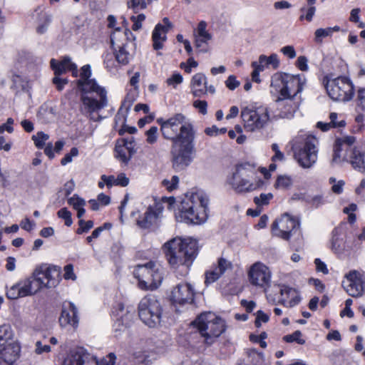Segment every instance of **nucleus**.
<instances>
[{
  "mask_svg": "<svg viewBox=\"0 0 365 365\" xmlns=\"http://www.w3.org/2000/svg\"><path fill=\"white\" fill-rule=\"evenodd\" d=\"M359 106L365 113V88L358 91Z\"/></svg>",
  "mask_w": 365,
  "mask_h": 365,
  "instance_id": "774afa93",
  "label": "nucleus"
},
{
  "mask_svg": "<svg viewBox=\"0 0 365 365\" xmlns=\"http://www.w3.org/2000/svg\"><path fill=\"white\" fill-rule=\"evenodd\" d=\"M206 84H207L206 76L198 73L195 74L191 80L190 87L192 93L195 97H202L205 95Z\"/></svg>",
  "mask_w": 365,
  "mask_h": 365,
  "instance_id": "7c9ffc66",
  "label": "nucleus"
},
{
  "mask_svg": "<svg viewBox=\"0 0 365 365\" xmlns=\"http://www.w3.org/2000/svg\"><path fill=\"white\" fill-rule=\"evenodd\" d=\"M182 140L173 143L171 148L173 168L176 171L185 170L192 161V155L195 152V135L185 132Z\"/></svg>",
  "mask_w": 365,
  "mask_h": 365,
  "instance_id": "1a4fd4ad",
  "label": "nucleus"
},
{
  "mask_svg": "<svg viewBox=\"0 0 365 365\" xmlns=\"http://www.w3.org/2000/svg\"><path fill=\"white\" fill-rule=\"evenodd\" d=\"M278 116L280 118L291 119L299 108V103L292 98H279L277 100Z\"/></svg>",
  "mask_w": 365,
  "mask_h": 365,
  "instance_id": "5701e85b",
  "label": "nucleus"
},
{
  "mask_svg": "<svg viewBox=\"0 0 365 365\" xmlns=\"http://www.w3.org/2000/svg\"><path fill=\"white\" fill-rule=\"evenodd\" d=\"M195 290L189 283H181L173 288L171 300L180 305L192 304L194 300Z\"/></svg>",
  "mask_w": 365,
  "mask_h": 365,
  "instance_id": "6ab92c4d",
  "label": "nucleus"
},
{
  "mask_svg": "<svg viewBox=\"0 0 365 365\" xmlns=\"http://www.w3.org/2000/svg\"><path fill=\"white\" fill-rule=\"evenodd\" d=\"M161 210L157 205L149 206L143 215L139 216L137 225L141 229H150L157 226L160 216Z\"/></svg>",
  "mask_w": 365,
  "mask_h": 365,
  "instance_id": "4be33fe9",
  "label": "nucleus"
},
{
  "mask_svg": "<svg viewBox=\"0 0 365 365\" xmlns=\"http://www.w3.org/2000/svg\"><path fill=\"white\" fill-rule=\"evenodd\" d=\"M146 135V142L148 144H154L157 142L158 137V129L156 126H152L149 130H148L145 133Z\"/></svg>",
  "mask_w": 365,
  "mask_h": 365,
  "instance_id": "8fccbe9b",
  "label": "nucleus"
},
{
  "mask_svg": "<svg viewBox=\"0 0 365 365\" xmlns=\"http://www.w3.org/2000/svg\"><path fill=\"white\" fill-rule=\"evenodd\" d=\"M168 32V28L163 26V24H158L155 26L152 35L155 50H160L163 48V43L167 40Z\"/></svg>",
  "mask_w": 365,
  "mask_h": 365,
  "instance_id": "473e14b6",
  "label": "nucleus"
},
{
  "mask_svg": "<svg viewBox=\"0 0 365 365\" xmlns=\"http://www.w3.org/2000/svg\"><path fill=\"white\" fill-rule=\"evenodd\" d=\"M197 240L192 238L182 240L175 237L163 245L167 259L173 267L182 265L188 268L197 255Z\"/></svg>",
  "mask_w": 365,
  "mask_h": 365,
  "instance_id": "7ed1b4c3",
  "label": "nucleus"
},
{
  "mask_svg": "<svg viewBox=\"0 0 365 365\" xmlns=\"http://www.w3.org/2000/svg\"><path fill=\"white\" fill-rule=\"evenodd\" d=\"M292 184V180L287 175H280L277 178L275 187L279 189H287Z\"/></svg>",
  "mask_w": 365,
  "mask_h": 365,
  "instance_id": "c03bdc74",
  "label": "nucleus"
},
{
  "mask_svg": "<svg viewBox=\"0 0 365 365\" xmlns=\"http://www.w3.org/2000/svg\"><path fill=\"white\" fill-rule=\"evenodd\" d=\"M305 200L314 208H319L327 202L325 197L321 194L308 196Z\"/></svg>",
  "mask_w": 365,
  "mask_h": 365,
  "instance_id": "58836bf2",
  "label": "nucleus"
},
{
  "mask_svg": "<svg viewBox=\"0 0 365 365\" xmlns=\"http://www.w3.org/2000/svg\"><path fill=\"white\" fill-rule=\"evenodd\" d=\"M304 83L305 78L300 75L276 73L272 78V86L279 88V98H283L295 100L297 95L302 91Z\"/></svg>",
  "mask_w": 365,
  "mask_h": 365,
  "instance_id": "9b49d317",
  "label": "nucleus"
},
{
  "mask_svg": "<svg viewBox=\"0 0 365 365\" xmlns=\"http://www.w3.org/2000/svg\"><path fill=\"white\" fill-rule=\"evenodd\" d=\"M240 118L246 132H259L271 121L270 111L264 106L250 105L241 107Z\"/></svg>",
  "mask_w": 365,
  "mask_h": 365,
  "instance_id": "0eeeda50",
  "label": "nucleus"
},
{
  "mask_svg": "<svg viewBox=\"0 0 365 365\" xmlns=\"http://www.w3.org/2000/svg\"><path fill=\"white\" fill-rule=\"evenodd\" d=\"M182 75L180 73H175L166 80V83L168 86L176 88L178 85L182 83Z\"/></svg>",
  "mask_w": 365,
  "mask_h": 365,
  "instance_id": "6e6d98bb",
  "label": "nucleus"
},
{
  "mask_svg": "<svg viewBox=\"0 0 365 365\" xmlns=\"http://www.w3.org/2000/svg\"><path fill=\"white\" fill-rule=\"evenodd\" d=\"M229 185L237 193L250 192L263 187L264 180L257 176L254 168L249 165H239L227 180Z\"/></svg>",
  "mask_w": 365,
  "mask_h": 365,
  "instance_id": "39448f33",
  "label": "nucleus"
},
{
  "mask_svg": "<svg viewBox=\"0 0 365 365\" xmlns=\"http://www.w3.org/2000/svg\"><path fill=\"white\" fill-rule=\"evenodd\" d=\"M34 276L38 282H42L41 288L56 287L61 280V268L54 265L41 264L35 269Z\"/></svg>",
  "mask_w": 365,
  "mask_h": 365,
  "instance_id": "2eb2a0df",
  "label": "nucleus"
},
{
  "mask_svg": "<svg viewBox=\"0 0 365 365\" xmlns=\"http://www.w3.org/2000/svg\"><path fill=\"white\" fill-rule=\"evenodd\" d=\"M51 351V347L49 345L43 344L41 341H37L35 344V353L42 354Z\"/></svg>",
  "mask_w": 365,
  "mask_h": 365,
  "instance_id": "e2e57ef3",
  "label": "nucleus"
},
{
  "mask_svg": "<svg viewBox=\"0 0 365 365\" xmlns=\"http://www.w3.org/2000/svg\"><path fill=\"white\" fill-rule=\"evenodd\" d=\"M273 195L272 193H262L259 196L255 197L254 202L258 207H259L268 205Z\"/></svg>",
  "mask_w": 365,
  "mask_h": 365,
  "instance_id": "a18cd8bd",
  "label": "nucleus"
},
{
  "mask_svg": "<svg viewBox=\"0 0 365 365\" xmlns=\"http://www.w3.org/2000/svg\"><path fill=\"white\" fill-rule=\"evenodd\" d=\"M132 106V101L126 98L121 104L115 117V125H120L122 127L125 124L126 117Z\"/></svg>",
  "mask_w": 365,
  "mask_h": 365,
  "instance_id": "f704fd0d",
  "label": "nucleus"
},
{
  "mask_svg": "<svg viewBox=\"0 0 365 365\" xmlns=\"http://www.w3.org/2000/svg\"><path fill=\"white\" fill-rule=\"evenodd\" d=\"M256 62L258 66H262L263 71L265 67H268L269 66H271L274 69H277L279 65L278 56L276 53H272L269 57L263 54L260 55L259 61Z\"/></svg>",
  "mask_w": 365,
  "mask_h": 365,
  "instance_id": "c9c22d12",
  "label": "nucleus"
},
{
  "mask_svg": "<svg viewBox=\"0 0 365 365\" xmlns=\"http://www.w3.org/2000/svg\"><path fill=\"white\" fill-rule=\"evenodd\" d=\"M325 88L329 96L336 101H349L354 93L351 81L346 77L327 79Z\"/></svg>",
  "mask_w": 365,
  "mask_h": 365,
  "instance_id": "4468645a",
  "label": "nucleus"
},
{
  "mask_svg": "<svg viewBox=\"0 0 365 365\" xmlns=\"http://www.w3.org/2000/svg\"><path fill=\"white\" fill-rule=\"evenodd\" d=\"M283 340L287 343L297 342L299 344L305 343V340L302 338V332L299 330L295 331L292 334L285 335Z\"/></svg>",
  "mask_w": 365,
  "mask_h": 365,
  "instance_id": "37998d69",
  "label": "nucleus"
},
{
  "mask_svg": "<svg viewBox=\"0 0 365 365\" xmlns=\"http://www.w3.org/2000/svg\"><path fill=\"white\" fill-rule=\"evenodd\" d=\"M277 289L281 294L278 303L292 307L300 302V297L296 289L285 285L279 286Z\"/></svg>",
  "mask_w": 365,
  "mask_h": 365,
  "instance_id": "b1692460",
  "label": "nucleus"
},
{
  "mask_svg": "<svg viewBox=\"0 0 365 365\" xmlns=\"http://www.w3.org/2000/svg\"><path fill=\"white\" fill-rule=\"evenodd\" d=\"M133 355L138 363H143L145 365H150L152 361L156 359V355L153 352L136 351Z\"/></svg>",
  "mask_w": 365,
  "mask_h": 365,
  "instance_id": "4c0bfd02",
  "label": "nucleus"
},
{
  "mask_svg": "<svg viewBox=\"0 0 365 365\" xmlns=\"http://www.w3.org/2000/svg\"><path fill=\"white\" fill-rule=\"evenodd\" d=\"M13 331L9 324H3L0 326V347L6 346L11 342H15L13 340Z\"/></svg>",
  "mask_w": 365,
  "mask_h": 365,
  "instance_id": "e433bc0d",
  "label": "nucleus"
},
{
  "mask_svg": "<svg viewBox=\"0 0 365 365\" xmlns=\"http://www.w3.org/2000/svg\"><path fill=\"white\" fill-rule=\"evenodd\" d=\"M79 227L78 228L76 233L81 235L84 232H88L93 227V222L92 220L84 221L83 220H79L78 221Z\"/></svg>",
  "mask_w": 365,
  "mask_h": 365,
  "instance_id": "864d4df0",
  "label": "nucleus"
},
{
  "mask_svg": "<svg viewBox=\"0 0 365 365\" xmlns=\"http://www.w3.org/2000/svg\"><path fill=\"white\" fill-rule=\"evenodd\" d=\"M117 315L119 318L113 324L115 336H118L121 332H125L127 330L133 318V314H130L128 311L125 312L122 304L119 305V311Z\"/></svg>",
  "mask_w": 365,
  "mask_h": 365,
  "instance_id": "a878e982",
  "label": "nucleus"
},
{
  "mask_svg": "<svg viewBox=\"0 0 365 365\" xmlns=\"http://www.w3.org/2000/svg\"><path fill=\"white\" fill-rule=\"evenodd\" d=\"M301 12L306 11V15H301L299 17L300 20H302L305 19L307 21L310 22L312 21L313 16H314L315 11H316V7L315 6H309V8L306 9L305 7H302L300 9Z\"/></svg>",
  "mask_w": 365,
  "mask_h": 365,
  "instance_id": "4d7b16f0",
  "label": "nucleus"
},
{
  "mask_svg": "<svg viewBox=\"0 0 365 365\" xmlns=\"http://www.w3.org/2000/svg\"><path fill=\"white\" fill-rule=\"evenodd\" d=\"M51 66L56 76H60L67 71H71L74 76H77V66L68 57H64L61 61L52 58L51 60Z\"/></svg>",
  "mask_w": 365,
  "mask_h": 365,
  "instance_id": "393cba45",
  "label": "nucleus"
},
{
  "mask_svg": "<svg viewBox=\"0 0 365 365\" xmlns=\"http://www.w3.org/2000/svg\"><path fill=\"white\" fill-rule=\"evenodd\" d=\"M221 275H222L227 269L232 268V263L225 258H220L217 262V265L215 267Z\"/></svg>",
  "mask_w": 365,
  "mask_h": 365,
  "instance_id": "3c124183",
  "label": "nucleus"
},
{
  "mask_svg": "<svg viewBox=\"0 0 365 365\" xmlns=\"http://www.w3.org/2000/svg\"><path fill=\"white\" fill-rule=\"evenodd\" d=\"M63 365H95L90 360V355L83 350L71 351L63 361Z\"/></svg>",
  "mask_w": 365,
  "mask_h": 365,
  "instance_id": "bb28decb",
  "label": "nucleus"
},
{
  "mask_svg": "<svg viewBox=\"0 0 365 365\" xmlns=\"http://www.w3.org/2000/svg\"><path fill=\"white\" fill-rule=\"evenodd\" d=\"M57 215L59 218L65 220V225L66 226L70 227L72 225L71 213L67 208L64 207L59 210L57 212Z\"/></svg>",
  "mask_w": 365,
  "mask_h": 365,
  "instance_id": "603ef678",
  "label": "nucleus"
},
{
  "mask_svg": "<svg viewBox=\"0 0 365 365\" xmlns=\"http://www.w3.org/2000/svg\"><path fill=\"white\" fill-rule=\"evenodd\" d=\"M162 313L161 304L154 295L144 297L138 304L139 317L149 327H156L160 324Z\"/></svg>",
  "mask_w": 365,
  "mask_h": 365,
  "instance_id": "f8f14e48",
  "label": "nucleus"
},
{
  "mask_svg": "<svg viewBox=\"0 0 365 365\" xmlns=\"http://www.w3.org/2000/svg\"><path fill=\"white\" fill-rule=\"evenodd\" d=\"M221 274L219 273L218 270L214 267L213 269L208 270L205 272V283L208 285L217 281L220 277Z\"/></svg>",
  "mask_w": 365,
  "mask_h": 365,
  "instance_id": "49530a36",
  "label": "nucleus"
},
{
  "mask_svg": "<svg viewBox=\"0 0 365 365\" xmlns=\"http://www.w3.org/2000/svg\"><path fill=\"white\" fill-rule=\"evenodd\" d=\"M163 273V268L152 261L138 264L133 270V275L138 280V287L144 290L157 289L162 282Z\"/></svg>",
  "mask_w": 365,
  "mask_h": 365,
  "instance_id": "9d476101",
  "label": "nucleus"
},
{
  "mask_svg": "<svg viewBox=\"0 0 365 365\" xmlns=\"http://www.w3.org/2000/svg\"><path fill=\"white\" fill-rule=\"evenodd\" d=\"M195 38V46L199 49L200 52L207 53L208 51V42L210 39H207V38H200L197 36H194Z\"/></svg>",
  "mask_w": 365,
  "mask_h": 365,
  "instance_id": "de8ad7c7",
  "label": "nucleus"
},
{
  "mask_svg": "<svg viewBox=\"0 0 365 365\" xmlns=\"http://www.w3.org/2000/svg\"><path fill=\"white\" fill-rule=\"evenodd\" d=\"M113 57H115L114 53H106L103 55V63L108 71H111L115 67V62L116 61L113 59Z\"/></svg>",
  "mask_w": 365,
  "mask_h": 365,
  "instance_id": "13d9d810",
  "label": "nucleus"
},
{
  "mask_svg": "<svg viewBox=\"0 0 365 365\" xmlns=\"http://www.w3.org/2000/svg\"><path fill=\"white\" fill-rule=\"evenodd\" d=\"M207 23L205 21H201L198 24L197 29L194 31V36L211 39L212 35L207 31Z\"/></svg>",
  "mask_w": 365,
  "mask_h": 365,
  "instance_id": "ea45409f",
  "label": "nucleus"
},
{
  "mask_svg": "<svg viewBox=\"0 0 365 365\" xmlns=\"http://www.w3.org/2000/svg\"><path fill=\"white\" fill-rule=\"evenodd\" d=\"M68 203L75 210L86 205V201L83 198L79 197L77 195H74L73 197H70L68 200Z\"/></svg>",
  "mask_w": 365,
  "mask_h": 365,
  "instance_id": "5fc2aeb1",
  "label": "nucleus"
},
{
  "mask_svg": "<svg viewBox=\"0 0 365 365\" xmlns=\"http://www.w3.org/2000/svg\"><path fill=\"white\" fill-rule=\"evenodd\" d=\"M0 348L2 349L1 356L8 364L11 365L19 358L21 348L16 341L9 343Z\"/></svg>",
  "mask_w": 365,
  "mask_h": 365,
  "instance_id": "2f4dec72",
  "label": "nucleus"
},
{
  "mask_svg": "<svg viewBox=\"0 0 365 365\" xmlns=\"http://www.w3.org/2000/svg\"><path fill=\"white\" fill-rule=\"evenodd\" d=\"M22 297L32 296L36 294L40 289L41 282H38L34 274L31 277L19 282Z\"/></svg>",
  "mask_w": 365,
  "mask_h": 365,
  "instance_id": "cd10ccee",
  "label": "nucleus"
},
{
  "mask_svg": "<svg viewBox=\"0 0 365 365\" xmlns=\"http://www.w3.org/2000/svg\"><path fill=\"white\" fill-rule=\"evenodd\" d=\"M59 323L63 327L69 325L75 328L78 326V309L73 303L71 302H63L61 314L59 317Z\"/></svg>",
  "mask_w": 365,
  "mask_h": 365,
  "instance_id": "412c9836",
  "label": "nucleus"
},
{
  "mask_svg": "<svg viewBox=\"0 0 365 365\" xmlns=\"http://www.w3.org/2000/svg\"><path fill=\"white\" fill-rule=\"evenodd\" d=\"M49 138V135L42 131L38 132L36 135L32 136V140L34 142L36 147L38 149H42L46 145V141Z\"/></svg>",
  "mask_w": 365,
  "mask_h": 365,
  "instance_id": "79ce46f5",
  "label": "nucleus"
},
{
  "mask_svg": "<svg viewBox=\"0 0 365 365\" xmlns=\"http://www.w3.org/2000/svg\"><path fill=\"white\" fill-rule=\"evenodd\" d=\"M130 37L135 39L129 29L122 31L119 28L115 29L110 36V43L115 59L121 65L128 64L135 56L136 46L130 41Z\"/></svg>",
  "mask_w": 365,
  "mask_h": 365,
  "instance_id": "423d86ee",
  "label": "nucleus"
},
{
  "mask_svg": "<svg viewBox=\"0 0 365 365\" xmlns=\"http://www.w3.org/2000/svg\"><path fill=\"white\" fill-rule=\"evenodd\" d=\"M248 277L252 285L266 289L271 282L272 273L265 264L256 262L251 266Z\"/></svg>",
  "mask_w": 365,
  "mask_h": 365,
  "instance_id": "f3484780",
  "label": "nucleus"
},
{
  "mask_svg": "<svg viewBox=\"0 0 365 365\" xmlns=\"http://www.w3.org/2000/svg\"><path fill=\"white\" fill-rule=\"evenodd\" d=\"M157 123L160 125L163 136L173 143L182 140L185 132L195 135L193 125L187 121L186 117L182 113H175L168 119L158 118Z\"/></svg>",
  "mask_w": 365,
  "mask_h": 365,
  "instance_id": "6e6552de",
  "label": "nucleus"
},
{
  "mask_svg": "<svg viewBox=\"0 0 365 365\" xmlns=\"http://www.w3.org/2000/svg\"><path fill=\"white\" fill-rule=\"evenodd\" d=\"M115 158L124 164H128L133 155L136 153L134 138H122L117 140L115 147Z\"/></svg>",
  "mask_w": 365,
  "mask_h": 365,
  "instance_id": "a211bd4d",
  "label": "nucleus"
},
{
  "mask_svg": "<svg viewBox=\"0 0 365 365\" xmlns=\"http://www.w3.org/2000/svg\"><path fill=\"white\" fill-rule=\"evenodd\" d=\"M299 227V221L286 213L274 222L272 231L274 235L288 240L292 232Z\"/></svg>",
  "mask_w": 365,
  "mask_h": 365,
  "instance_id": "dca6fc26",
  "label": "nucleus"
},
{
  "mask_svg": "<svg viewBox=\"0 0 365 365\" xmlns=\"http://www.w3.org/2000/svg\"><path fill=\"white\" fill-rule=\"evenodd\" d=\"M207 203L208 198L203 191L187 192L175 210L177 221L197 225L205 222Z\"/></svg>",
  "mask_w": 365,
  "mask_h": 365,
  "instance_id": "f03ea898",
  "label": "nucleus"
},
{
  "mask_svg": "<svg viewBox=\"0 0 365 365\" xmlns=\"http://www.w3.org/2000/svg\"><path fill=\"white\" fill-rule=\"evenodd\" d=\"M252 66L253 67L254 70L252 73V81L257 82V83H259L260 82V79H259V73L261 71H263V68H262V66H258V64H257V62L256 61H253L252 63Z\"/></svg>",
  "mask_w": 365,
  "mask_h": 365,
  "instance_id": "0e129e2a",
  "label": "nucleus"
},
{
  "mask_svg": "<svg viewBox=\"0 0 365 365\" xmlns=\"http://www.w3.org/2000/svg\"><path fill=\"white\" fill-rule=\"evenodd\" d=\"M179 182V178L177 175H173L171 180H164L163 185L169 190L172 191L177 188Z\"/></svg>",
  "mask_w": 365,
  "mask_h": 365,
  "instance_id": "052dcab7",
  "label": "nucleus"
},
{
  "mask_svg": "<svg viewBox=\"0 0 365 365\" xmlns=\"http://www.w3.org/2000/svg\"><path fill=\"white\" fill-rule=\"evenodd\" d=\"M6 297L10 299H17L19 298H22L19 282L12 285L6 291Z\"/></svg>",
  "mask_w": 365,
  "mask_h": 365,
  "instance_id": "09e8293b",
  "label": "nucleus"
},
{
  "mask_svg": "<svg viewBox=\"0 0 365 365\" xmlns=\"http://www.w3.org/2000/svg\"><path fill=\"white\" fill-rule=\"evenodd\" d=\"M91 71L90 65L87 64L81 68L80 78L76 81L78 88L82 92L81 110L88 114L90 118L94 121L98 120L100 116L95 117L94 113H98L108 105L107 92L104 88L100 86L94 79L90 78Z\"/></svg>",
  "mask_w": 365,
  "mask_h": 365,
  "instance_id": "f257e3e1",
  "label": "nucleus"
},
{
  "mask_svg": "<svg viewBox=\"0 0 365 365\" xmlns=\"http://www.w3.org/2000/svg\"><path fill=\"white\" fill-rule=\"evenodd\" d=\"M349 161L352 167L361 173H365V150L355 146L350 150Z\"/></svg>",
  "mask_w": 365,
  "mask_h": 365,
  "instance_id": "c756f323",
  "label": "nucleus"
},
{
  "mask_svg": "<svg viewBox=\"0 0 365 365\" xmlns=\"http://www.w3.org/2000/svg\"><path fill=\"white\" fill-rule=\"evenodd\" d=\"M315 41L317 42L322 41V39L324 37L329 36L331 35V29L328 28L326 29H318L315 31Z\"/></svg>",
  "mask_w": 365,
  "mask_h": 365,
  "instance_id": "680f3d73",
  "label": "nucleus"
},
{
  "mask_svg": "<svg viewBox=\"0 0 365 365\" xmlns=\"http://www.w3.org/2000/svg\"><path fill=\"white\" fill-rule=\"evenodd\" d=\"M297 143V140H294L292 145L294 159L303 168H312L317 160V139L307 136L303 140L302 146L298 145Z\"/></svg>",
  "mask_w": 365,
  "mask_h": 365,
  "instance_id": "ddd939ff",
  "label": "nucleus"
},
{
  "mask_svg": "<svg viewBox=\"0 0 365 365\" xmlns=\"http://www.w3.org/2000/svg\"><path fill=\"white\" fill-rule=\"evenodd\" d=\"M346 280L343 282L342 285L347 294L353 297H361L364 292L361 274L354 270L346 274Z\"/></svg>",
  "mask_w": 365,
  "mask_h": 365,
  "instance_id": "aec40b11",
  "label": "nucleus"
},
{
  "mask_svg": "<svg viewBox=\"0 0 365 365\" xmlns=\"http://www.w3.org/2000/svg\"><path fill=\"white\" fill-rule=\"evenodd\" d=\"M90 360L94 361L95 365H114L116 360V356L113 353H110L101 359L90 356Z\"/></svg>",
  "mask_w": 365,
  "mask_h": 365,
  "instance_id": "a19ab883",
  "label": "nucleus"
},
{
  "mask_svg": "<svg viewBox=\"0 0 365 365\" xmlns=\"http://www.w3.org/2000/svg\"><path fill=\"white\" fill-rule=\"evenodd\" d=\"M269 316L265 314L264 312L259 310L256 313V319H255V326L257 327H259L261 326V323H266L269 321Z\"/></svg>",
  "mask_w": 365,
  "mask_h": 365,
  "instance_id": "69168bd1",
  "label": "nucleus"
},
{
  "mask_svg": "<svg viewBox=\"0 0 365 365\" xmlns=\"http://www.w3.org/2000/svg\"><path fill=\"white\" fill-rule=\"evenodd\" d=\"M356 140L354 136H344L341 138H337L335 141L334 149L333 161L339 163L341 160H345L346 157L342 156L341 152L343 150H347L348 147L352 145Z\"/></svg>",
  "mask_w": 365,
  "mask_h": 365,
  "instance_id": "c85d7f7f",
  "label": "nucleus"
},
{
  "mask_svg": "<svg viewBox=\"0 0 365 365\" xmlns=\"http://www.w3.org/2000/svg\"><path fill=\"white\" fill-rule=\"evenodd\" d=\"M331 245L332 250L336 253H341L345 250V240L340 229L335 228L333 230Z\"/></svg>",
  "mask_w": 365,
  "mask_h": 365,
  "instance_id": "72a5a7b5",
  "label": "nucleus"
},
{
  "mask_svg": "<svg viewBox=\"0 0 365 365\" xmlns=\"http://www.w3.org/2000/svg\"><path fill=\"white\" fill-rule=\"evenodd\" d=\"M192 325L197 329L204 339V343L211 345L226 329L225 322L213 312H207L200 314L192 322Z\"/></svg>",
  "mask_w": 365,
  "mask_h": 365,
  "instance_id": "20e7f679",
  "label": "nucleus"
},
{
  "mask_svg": "<svg viewBox=\"0 0 365 365\" xmlns=\"http://www.w3.org/2000/svg\"><path fill=\"white\" fill-rule=\"evenodd\" d=\"M78 155V150L77 148L73 147L71 149L70 153L65 155V156L61 159V163L62 165H66V164L72 162L73 158L76 157Z\"/></svg>",
  "mask_w": 365,
  "mask_h": 365,
  "instance_id": "bf43d9fd",
  "label": "nucleus"
},
{
  "mask_svg": "<svg viewBox=\"0 0 365 365\" xmlns=\"http://www.w3.org/2000/svg\"><path fill=\"white\" fill-rule=\"evenodd\" d=\"M272 149L274 152V155L272 157V160L275 161H283L284 159V154L280 151L279 148L277 143L272 145Z\"/></svg>",
  "mask_w": 365,
  "mask_h": 365,
  "instance_id": "338daca9",
  "label": "nucleus"
}]
</instances>
